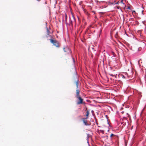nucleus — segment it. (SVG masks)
Wrapping results in <instances>:
<instances>
[{"label":"nucleus","instance_id":"nucleus-12","mask_svg":"<svg viewBox=\"0 0 146 146\" xmlns=\"http://www.w3.org/2000/svg\"><path fill=\"white\" fill-rule=\"evenodd\" d=\"M114 135L112 133L110 135V137H111Z\"/></svg>","mask_w":146,"mask_h":146},{"label":"nucleus","instance_id":"nucleus-10","mask_svg":"<svg viewBox=\"0 0 146 146\" xmlns=\"http://www.w3.org/2000/svg\"><path fill=\"white\" fill-rule=\"evenodd\" d=\"M67 18H65V22H66V24H67L68 23V22H67Z\"/></svg>","mask_w":146,"mask_h":146},{"label":"nucleus","instance_id":"nucleus-18","mask_svg":"<svg viewBox=\"0 0 146 146\" xmlns=\"http://www.w3.org/2000/svg\"><path fill=\"white\" fill-rule=\"evenodd\" d=\"M123 78H125V77L124 76H123Z\"/></svg>","mask_w":146,"mask_h":146},{"label":"nucleus","instance_id":"nucleus-8","mask_svg":"<svg viewBox=\"0 0 146 146\" xmlns=\"http://www.w3.org/2000/svg\"><path fill=\"white\" fill-rule=\"evenodd\" d=\"M46 29H47V34L48 35H49V34H50V31L48 29V28H46Z\"/></svg>","mask_w":146,"mask_h":146},{"label":"nucleus","instance_id":"nucleus-13","mask_svg":"<svg viewBox=\"0 0 146 146\" xmlns=\"http://www.w3.org/2000/svg\"><path fill=\"white\" fill-rule=\"evenodd\" d=\"M100 131H101L102 133H104V131L103 130H101Z\"/></svg>","mask_w":146,"mask_h":146},{"label":"nucleus","instance_id":"nucleus-15","mask_svg":"<svg viewBox=\"0 0 146 146\" xmlns=\"http://www.w3.org/2000/svg\"><path fill=\"white\" fill-rule=\"evenodd\" d=\"M102 31V29H100V34L101 33Z\"/></svg>","mask_w":146,"mask_h":146},{"label":"nucleus","instance_id":"nucleus-11","mask_svg":"<svg viewBox=\"0 0 146 146\" xmlns=\"http://www.w3.org/2000/svg\"><path fill=\"white\" fill-rule=\"evenodd\" d=\"M121 4H123V5H124V6H125V5H124L123 3V1H121Z\"/></svg>","mask_w":146,"mask_h":146},{"label":"nucleus","instance_id":"nucleus-19","mask_svg":"<svg viewBox=\"0 0 146 146\" xmlns=\"http://www.w3.org/2000/svg\"><path fill=\"white\" fill-rule=\"evenodd\" d=\"M92 112H94V111H93V110H92Z\"/></svg>","mask_w":146,"mask_h":146},{"label":"nucleus","instance_id":"nucleus-17","mask_svg":"<svg viewBox=\"0 0 146 146\" xmlns=\"http://www.w3.org/2000/svg\"><path fill=\"white\" fill-rule=\"evenodd\" d=\"M117 9H119V6H117Z\"/></svg>","mask_w":146,"mask_h":146},{"label":"nucleus","instance_id":"nucleus-1","mask_svg":"<svg viewBox=\"0 0 146 146\" xmlns=\"http://www.w3.org/2000/svg\"><path fill=\"white\" fill-rule=\"evenodd\" d=\"M80 90L78 89H77L76 90V97L79 100V101H78L77 104H80L83 103V99H82L79 95Z\"/></svg>","mask_w":146,"mask_h":146},{"label":"nucleus","instance_id":"nucleus-2","mask_svg":"<svg viewBox=\"0 0 146 146\" xmlns=\"http://www.w3.org/2000/svg\"><path fill=\"white\" fill-rule=\"evenodd\" d=\"M50 42L53 44V45L56 46V47L59 48L60 46V43L56 40H54L52 39L50 40Z\"/></svg>","mask_w":146,"mask_h":146},{"label":"nucleus","instance_id":"nucleus-3","mask_svg":"<svg viewBox=\"0 0 146 146\" xmlns=\"http://www.w3.org/2000/svg\"><path fill=\"white\" fill-rule=\"evenodd\" d=\"M75 18L74 16L72 15L71 17H69V23H68V24L72 25L73 23H75Z\"/></svg>","mask_w":146,"mask_h":146},{"label":"nucleus","instance_id":"nucleus-5","mask_svg":"<svg viewBox=\"0 0 146 146\" xmlns=\"http://www.w3.org/2000/svg\"><path fill=\"white\" fill-rule=\"evenodd\" d=\"M63 50L65 52H67V53L70 52V49L67 47L64 48Z\"/></svg>","mask_w":146,"mask_h":146},{"label":"nucleus","instance_id":"nucleus-4","mask_svg":"<svg viewBox=\"0 0 146 146\" xmlns=\"http://www.w3.org/2000/svg\"><path fill=\"white\" fill-rule=\"evenodd\" d=\"M88 119L83 118H82V120L85 125L86 126H89L90 125V124H89L87 122V121L86 120Z\"/></svg>","mask_w":146,"mask_h":146},{"label":"nucleus","instance_id":"nucleus-6","mask_svg":"<svg viewBox=\"0 0 146 146\" xmlns=\"http://www.w3.org/2000/svg\"><path fill=\"white\" fill-rule=\"evenodd\" d=\"M86 119H88L89 118V111L88 110H87V108H86Z\"/></svg>","mask_w":146,"mask_h":146},{"label":"nucleus","instance_id":"nucleus-14","mask_svg":"<svg viewBox=\"0 0 146 146\" xmlns=\"http://www.w3.org/2000/svg\"><path fill=\"white\" fill-rule=\"evenodd\" d=\"M65 18H67V15L66 14H65Z\"/></svg>","mask_w":146,"mask_h":146},{"label":"nucleus","instance_id":"nucleus-7","mask_svg":"<svg viewBox=\"0 0 146 146\" xmlns=\"http://www.w3.org/2000/svg\"><path fill=\"white\" fill-rule=\"evenodd\" d=\"M75 83L76 84V86L77 88H78V81L77 80L75 82Z\"/></svg>","mask_w":146,"mask_h":146},{"label":"nucleus","instance_id":"nucleus-16","mask_svg":"<svg viewBox=\"0 0 146 146\" xmlns=\"http://www.w3.org/2000/svg\"><path fill=\"white\" fill-rule=\"evenodd\" d=\"M96 123L97 125H98V123L97 121L96 122Z\"/></svg>","mask_w":146,"mask_h":146},{"label":"nucleus","instance_id":"nucleus-9","mask_svg":"<svg viewBox=\"0 0 146 146\" xmlns=\"http://www.w3.org/2000/svg\"><path fill=\"white\" fill-rule=\"evenodd\" d=\"M109 74L110 76H115V77L117 75V74L113 75L112 74H111V73Z\"/></svg>","mask_w":146,"mask_h":146}]
</instances>
